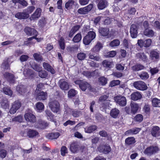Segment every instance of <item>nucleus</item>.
Returning a JSON list of instances; mask_svg holds the SVG:
<instances>
[{
    "label": "nucleus",
    "mask_w": 160,
    "mask_h": 160,
    "mask_svg": "<svg viewBox=\"0 0 160 160\" xmlns=\"http://www.w3.org/2000/svg\"><path fill=\"white\" fill-rule=\"evenodd\" d=\"M25 32L27 35L29 36L34 35L36 36L38 34V32L35 30L29 27L26 28Z\"/></svg>",
    "instance_id": "20"
},
{
    "label": "nucleus",
    "mask_w": 160,
    "mask_h": 160,
    "mask_svg": "<svg viewBox=\"0 0 160 160\" xmlns=\"http://www.w3.org/2000/svg\"><path fill=\"white\" fill-rule=\"evenodd\" d=\"M79 46L75 45L72 47H68L67 48V50L70 52H74L77 51L78 49Z\"/></svg>",
    "instance_id": "54"
},
{
    "label": "nucleus",
    "mask_w": 160,
    "mask_h": 160,
    "mask_svg": "<svg viewBox=\"0 0 160 160\" xmlns=\"http://www.w3.org/2000/svg\"><path fill=\"white\" fill-rule=\"evenodd\" d=\"M32 68L35 71L39 72V76L42 78H45L48 76V74L46 72L44 71H41L42 67L37 65L32 66Z\"/></svg>",
    "instance_id": "5"
},
{
    "label": "nucleus",
    "mask_w": 160,
    "mask_h": 160,
    "mask_svg": "<svg viewBox=\"0 0 160 160\" xmlns=\"http://www.w3.org/2000/svg\"><path fill=\"white\" fill-rule=\"evenodd\" d=\"M68 153L67 148L64 146H63L61 149V154L62 156H64L66 153Z\"/></svg>",
    "instance_id": "61"
},
{
    "label": "nucleus",
    "mask_w": 160,
    "mask_h": 160,
    "mask_svg": "<svg viewBox=\"0 0 160 160\" xmlns=\"http://www.w3.org/2000/svg\"><path fill=\"white\" fill-rule=\"evenodd\" d=\"M65 112L68 114H72L74 117H77L80 116L81 114V112L79 111L72 110L69 108L68 106H65Z\"/></svg>",
    "instance_id": "7"
},
{
    "label": "nucleus",
    "mask_w": 160,
    "mask_h": 160,
    "mask_svg": "<svg viewBox=\"0 0 160 160\" xmlns=\"http://www.w3.org/2000/svg\"><path fill=\"white\" fill-rule=\"evenodd\" d=\"M139 76L142 79L145 80L148 78L149 75L148 73L143 72L139 75Z\"/></svg>",
    "instance_id": "55"
},
{
    "label": "nucleus",
    "mask_w": 160,
    "mask_h": 160,
    "mask_svg": "<svg viewBox=\"0 0 160 160\" xmlns=\"http://www.w3.org/2000/svg\"><path fill=\"white\" fill-rule=\"evenodd\" d=\"M42 12L41 8H38L34 12L30 17V19L31 20H35L38 18L40 16Z\"/></svg>",
    "instance_id": "19"
},
{
    "label": "nucleus",
    "mask_w": 160,
    "mask_h": 160,
    "mask_svg": "<svg viewBox=\"0 0 160 160\" xmlns=\"http://www.w3.org/2000/svg\"><path fill=\"white\" fill-rule=\"evenodd\" d=\"M35 8L33 6L29 7L25 10V12L26 13V14H28L29 17V14L34 11Z\"/></svg>",
    "instance_id": "56"
},
{
    "label": "nucleus",
    "mask_w": 160,
    "mask_h": 160,
    "mask_svg": "<svg viewBox=\"0 0 160 160\" xmlns=\"http://www.w3.org/2000/svg\"><path fill=\"white\" fill-rule=\"evenodd\" d=\"M36 93L37 94L36 99L38 100H45L47 98V94L46 92L39 91Z\"/></svg>",
    "instance_id": "16"
},
{
    "label": "nucleus",
    "mask_w": 160,
    "mask_h": 160,
    "mask_svg": "<svg viewBox=\"0 0 160 160\" xmlns=\"http://www.w3.org/2000/svg\"><path fill=\"white\" fill-rule=\"evenodd\" d=\"M3 91L5 94L9 96H11L12 95V91L9 88H3Z\"/></svg>",
    "instance_id": "52"
},
{
    "label": "nucleus",
    "mask_w": 160,
    "mask_h": 160,
    "mask_svg": "<svg viewBox=\"0 0 160 160\" xmlns=\"http://www.w3.org/2000/svg\"><path fill=\"white\" fill-rule=\"evenodd\" d=\"M77 93L76 91L74 89L70 90L68 92V96L69 98H71L74 96Z\"/></svg>",
    "instance_id": "60"
},
{
    "label": "nucleus",
    "mask_w": 160,
    "mask_h": 160,
    "mask_svg": "<svg viewBox=\"0 0 160 160\" xmlns=\"http://www.w3.org/2000/svg\"><path fill=\"white\" fill-rule=\"evenodd\" d=\"M49 106L52 111L54 112H57L59 110V104L57 101L50 102L49 103Z\"/></svg>",
    "instance_id": "9"
},
{
    "label": "nucleus",
    "mask_w": 160,
    "mask_h": 160,
    "mask_svg": "<svg viewBox=\"0 0 160 160\" xmlns=\"http://www.w3.org/2000/svg\"><path fill=\"white\" fill-rule=\"evenodd\" d=\"M15 17L19 19H25L28 17V14H26L25 12H19L15 14Z\"/></svg>",
    "instance_id": "28"
},
{
    "label": "nucleus",
    "mask_w": 160,
    "mask_h": 160,
    "mask_svg": "<svg viewBox=\"0 0 160 160\" xmlns=\"http://www.w3.org/2000/svg\"><path fill=\"white\" fill-rule=\"evenodd\" d=\"M133 86L136 89L140 90H145L148 88L146 84L141 81L134 82L133 83Z\"/></svg>",
    "instance_id": "3"
},
{
    "label": "nucleus",
    "mask_w": 160,
    "mask_h": 160,
    "mask_svg": "<svg viewBox=\"0 0 160 160\" xmlns=\"http://www.w3.org/2000/svg\"><path fill=\"white\" fill-rule=\"evenodd\" d=\"M45 112L48 119L50 121H54L55 117L52 114V113L48 110L46 111Z\"/></svg>",
    "instance_id": "48"
},
{
    "label": "nucleus",
    "mask_w": 160,
    "mask_h": 160,
    "mask_svg": "<svg viewBox=\"0 0 160 160\" xmlns=\"http://www.w3.org/2000/svg\"><path fill=\"white\" fill-rule=\"evenodd\" d=\"M7 154V151L4 149H2L0 151V157L2 159L4 158Z\"/></svg>",
    "instance_id": "62"
},
{
    "label": "nucleus",
    "mask_w": 160,
    "mask_h": 160,
    "mask_svg": "<svg viewBox=\"0 0 160 160\" xmlns=\"http://www.w3.org/2000/svg\"><path fill=\"white\" fill-rule=\"evenodd\" d=\"M24 118L27 122L34 123L36 121L35 116L31 112H26L24 115Z\"/></svg>",
    "instance_id": "12"
},
{
    "label": "nucleus",
    "mask_w": 160,
    "mask_h": 160,
    "mask_svg": "<svg viewBox=\"0 0 160 160\" xmlns=\"http://www.w3.org/2000/svg\"><path fill=\"white\" fill-rule=\"evenodd\" d=\"M122 44L126 48H130L131 49L132 48V45H131L130 42L128 41L126 39H124L123 41Z\"/></svg>",
    "instance_id": "45"
},
{
    "label": "nucleus",
    "mask_w": 160,
    "mask_h": 160,
    "mask_svg": "<svg viewBox=\"0 0 160 160\" xmlns=\"http://www.w3.org/2000/svg\"><path fill=\"white\" fill-rule=\"evenodd\" d=\"M131 112L134 114L136 113L139 108L138 104L131 102L130 104Z\"/></svg>",
    "instance_id": "24"
},
{
    "label": "nucleus",
    "mask_w": 160,
    "mask_h": 160,
    "mask_svg": "<svg viewBox=\"0 0 160 160\" xmlns=\"http://www.w3.org/2000/svg\"><path fill=\"white\" fill-rule=\"evenodd\" d=\"M150 59L153 61H157L159 59V53L153 50L151 51L150 53Z\"/></svg>",
    "instance_id": "17"
},
{
    "label": "nucleus",
    "mask_w": 160,
    "mask_h": 160,
    "mask_svg": "<svg viewBox=\"0 0 160 160\" xmlns=\"http://www.w3.org/2000/svg\"><path fill=\"white\" fill-rule=\"evenodd\" d=\"M36 106L38 112H41L43 110L44 106L42 102H38L36 104Z\"/></svg>",
    "instance_id": "41"
},
{
    "label": "nucleus",
    "mask_w": 160,
    "mask_h": 160,
    "mask_svg": "<svg viewBox=\"0 0 160 160\" xmlns=\"http://www.w3.org/2000/svg\"><path fill=\"white\" fill-rule=\"evenodd\" d=\"M98 81L101 85H104L107 83V79L104 77H102L99 78Z\"/></svg>",
    "instance_id": "53"
},
{
    "label": "nucleus",
    "mask_w": 160,
    "mask_h": 160,
    "mask_svg": "<svg viewBox=\"0 0 160 160\" xmlns=\"http://www.w3.org/2000/svg\"><path fill=\"white\" fill-rule=\"evenodd\" d=\"M33 56L35 59L37 61H39L42 60L41 55L38 53H35L33 54Z\"/></svg>",
    "instance_id": "63"
},
{
    "label": "nucleus",
    "mask_w": 160,
    "mask_h": 160,
    "mask_svg": "<svg viewBox=\"0 0 160 160\" xmlns=\"http://www.w3.org/2000/svg\"><path fill=\"white\" fill-rule=\"evenodd\" d=\"M114 100L116 102L121 106H124L126 105L127 100L126 98L121 95L117 96L114 98Z\"/></svg>",
    "instance_id": "4"
},
{
    "label": "nucleus",
    "mask_w": 160,
    "mask_h": 160,
    "mask_svg": "<svg viewBox=\"0 0 160 160\" xmlns=\"http://www.w3.org/2000/svg\"><path fill=\"white\" fill-rule=\"evenodd\" d=\"M27 135L29 138H33L37 136L38 134V132L36 131L30 129L26 130Z\"/></svg>",
    "instance_id": "29"
},
{
    "label": "nucleus",
    "mask_w": 160,
    "mask_h": 160,
    "mask_svg": "<svg viewBox=\"0 0 160 160\" xmlns=\"http://www.w3.org/2000/svg\"><path fill=\"white\" fill-rule=\"evenodd\" d=\"M151 134L154 137H158L160 136V129L157 126H153L151 130Z\"/></svg>",
    "instance_id": "15"
},
{
    "label": "nucleus",
    "mask_w": 160,
    "mask_h": 160,
    "mask_svg": "<svg viewBox=\"0 0 160 160\" xmlns=\"http://www.w3.org/2000/svg\"><path fill=\"white\" fill-rule=\"evenodd\" d=\"M2 107L5 109H8L9 107V102L7 100H4L3 101L1 102Z\"/></svg>",
    "instance_id": "49"
},
{
    "label": "nucleus",
    "mask_w": 160,
    "mask_h": 160,
    "mask_svg": "<svg viewBox=\"0 0 160 160\" xmlns=\"http://www.w3.org/2000/svg\"><path fill=\"white\" fill-rule=\"evenodd\" d=\"M131 99L134 101H136L140 99L142 97V95L138 92H135L131 95Z\"/></svg>",
    "instance_id": "23"
},
{
    "label": "nucleus",
    "mask_w": 160,
    "mask_h": 160,
    "mask_svg": "<svg viewBox=\"0 0 160 160\" xmlns=\"http://www.w3.org/2000/svg\"><path fill=\"white\" fill-rule=\"evenodd\" d=\"M143 119V116L141 114H138L134 118V119L137 122H141Z\"/></svg>",
    "instance_id": "59"
},
{
    "label": "nucleus",
    "mask_w": 160,
    "mask_h": 160,
    "mask_svg": "<svg viewBox=\"0 0 160 160\" xmlns=\"http://www.w3.org/2000/svg\"><path fill=\"white\" fill-rule=\"evenodd\" d=\"M120 113V111L118 109L114 108L112 109L110 112V115L113 118L118 117Z\"/></svg>",
    "instance_id": "30"
},
{
    "label": "nucleus",
    "mask_w": 160,
    "mask_h": 160,
    "mask_svg": "<svg viewBox=\"0 0 160 160\" xmlns=\"http://www.w3.org/2000/svg\"><path fill=\"white\" fill-rule=\"evenodd\" d=\"M144 67L140 64H137L132 66V70L135 71L141 70L144 69Z\"/></svg>",
    "instance_id": "38"
},
{
    "label": "nucleus",
    "mask_w": 160,
    "mask_h": 160,
    "mask_svg": "<svg viewBox=\"0 0 160 160\" xmlns=\"http://www.w3.org/2000/svg\"><path fill=\"white\" fill-rule=\"evenodd\" d=\"M59 46L60 48L64 50L65 48V42L64 39L62 38H61L59 41Z\"/></svg>",
    "instance_id": "58"
},
{
    "label": "nucleus",
    "mask_w": 160,
    "mask_h": 160,
    "mask_svg": "<svg viewBox=\"0 0 160 160\" xmlns=\"http://www.w3.org/2000/svg\"><path fill=\"white\" fill-rule=\"evenodd\" d=\"M60 135V134L59 132H56L49 133L46 137L49 139H53L57 138Z\"/></svg>",
    "instance_id": "32"
},
{
    "label": "nucleus",
    "mask_w": 160,
    "mask_h": 160,
    "mask_svg": "<svg viewBox=\"0 0 160 160\" xmlns=\"http://www.w3.org/2000/svg\"><path fill=\"white\" fill-rule=\"evenodd\" d=\"M155 32L154 31L151 29L146 28L143 32L144 35L149 38H152L154 36Z\"/></svg>",
    "instance_id": "25"
},
{
    "label": "nucleus",
    "mask_w": 160,
    "mask_h": 160,
    "mask_svg": "<svg viewBox=\"0 0 160 160\" xmlns=\"http://www.w3.org/2000/svg\"><path fill=\"white\" fill-rule=\"evenodd\" d=\"M136 57L140 60L146 62L147 60V56L143 53H138L136 54Z\"/></svg>",
    "instance_id": "34"
},
{
    "label": "nucleus",
    "mask_w": 160,
    "mask_h": 160,
    "mask_svg": "<svg viewBox=\"0 0 160 160\" xmlns=\"http://www.w3.org/2000/svg\"><path fill=\"white\" fill-rule=\"evenodd\" d=\"M43 66L45 69L50 72L51 73H55V71L48 63L45 62L43 63Z\"/></svg>",
    "instance_id": "27"
},
{
    "label": "nucleus",
    "mask_w": 160,
    "mask_h": 160,
    "mask_svg": "<svg viewBox=\"0 0 160 160\" xmlns=\"http://www.w3.org/2000/svg\"><path fill=\"white\" fill-rule=\"evenodd\" d=\"M48 125L47 123L45 121L40 120L35 124V127L37 128L44 129Z\"/></svg>",
    "instance_id": "21"
},
{
    "label": "nucleus",
    "mask_w": 160,
    "mask_h": 160,
    "mask_svg": "<svg viewBox=\"0 0 160 160\" xmlns=\"http://www.w3.org/2000/svg\"><path fill=\"white\" fill-rule=\"evenodd\" d=\"M138 28L137 26L134 24H132L130 27V33L131 37L135 38L137 36Z\"/></svg>",
    "instance_id": "13"
},
{
    "label": "nucleus",
    "mask_w": 160,
    "mask_h": 160,
    "mask_svg": "<svg viewBox=\"0 0 160 160\" xmlns=\"http://www.w3.org/2000/svg\"><path fill=\"white\" fill-rule=\"evenodd\" d=\"M159 150L157 146H150L146 148L144 151V154L151 155L155 153Z\"/></svg>",
    "instance_id": "8"
},
{
    "label": "nucleus",
    "mask_w": 160,
    "mask_h": 160,
    "mask_svg": "<svg viewBox=\"0 0 160 160\" xmlns=\"http://www.w3.org/2000/svg\"><path fill=\"white\" fill-rule=\"evenodd\" d=\"M96 33L93 31H90L83 38V42L86 45H88L96 37Z\"/></svg>",
    "instance_id": "2"
},
{
    "label": "nucleus",
    "mask_w": 160,
    "mask_h": 160,
    "mask_svg": "<svg viewBox=\"0 0 160 160\" xmlns=\"http://www.w3.org/2000/svg\"><path fill=\"white\" fill-rule=\"evenodd\" d=\"M4 77L9 81L10 83H13L14 80V76L13 74L9 73H6L4 74Z\"/></svg>",
    "instance_id": "37"
},
{
    "label": "nucleus",
    "mask_w": 160,
    "mask_h": 160,
    "mask_svg": "<svg viewBox=\"0 0 160 160\" xmlns=\"http://www.w3.org/2000/svg\"><path fill=\"white\" fill-rule=\"evenodd\" d=\"M152 43V40L151 39L148 38L145 40L142 39L138 40L137 44L140 47H143L147 48L150 46Z\"/></svg>",
    "instance_id": "6"
},
{
    "label": "nucleus",
    "mask_w": 160,
    "mask_h": 160,
    "mask_svg": "<svg viewBox=\"0 0 160 160\" xmlns=\"http://www.w3.org/2000/svg\"><path fill=\"white\" fill-rule=\"evenodd\" d=\"M23 74L27 78H30L32 75V73L29 70L26 69L23 71Z\"/></svg>",
    "instance_id": "64"
},
{
    "label": "nucleus",
    "mask_w": 160,
    "mask_h": 160,
    "mask_svg": "<svg viewBox=\"0 0 160 160\" xmlns=\"http://www.w3.org/2000/svg\"><path fill=\"white\" fill-rule=\"evenodd\" d=\"M32 37H31L30 38H28V39L27 40V41H25L24 42V44L26 45L30 44H32L31 42L30 41H31L34 38H35L38 42H40L42 40V38H35L36 36H35Z\"/></svg>",
    "instance_id": "39"
},
{
    "label": "nucleus",
    "mask_w": 160,
    "mask_h": 160,
    "mask_svg": "<svg viewBox=\"0 0 160 160\" xmlns=\"http://www.w3.org/2000/svg\"><path fill=\"white\" fill-rule=\"evenodd\" d=\"M21 103L20 101L18 100L13 102L12 105V107L10 110V113L13 114L15 113L21 107Z\"/></svg>",
    "instance_id": "11"
},
{
    "label": "nucleus",
    "mask_w": 160,
    "mask_h": 160,
    "mask_svg": "<svg viewBox=\"0 0 160 160\" xmlns=\"http://www.w3.org/2000/svg\"><path fill=\"white\" fill-rule=\"evenodd\" d=\"M108 98L107 96L103 95L101 96L99 98L98 102L102 110L107 108L109 106V102L107 100Z\"/></svg>",
    "instance_id": "1"
},
{
    "label": "nucleus",
    "mask_w": 160,
    "mask_h": 160,
    "mask_svg": "<svg viewBox=\"0 0 160 160\" xmlns=\"http://www.w3.org/2000/svg\"><path fill=\"white\" fill-rule=\"evenodd\" d=\"M82 39V36L80 33L77 34L73 38V41L75 43L79 42Z\"/></svg>",
    "instance_id": "51"
},
{
    "label": "nucleus",
    "mask_w": 160,
    "mask_h": 160,
    "mask_svg": "<svg viewBox=\"0 0 160 160\" xmlns=\"http://www.w3.org/2000/svg\"><path fill=\"white\" fill-rule=\"evenodd\" d=\"M93 5L90 4L87 7L79 8L78 9V13L81 14H86L90 11Z\"/></svg>",
    "instance_id": "14"
},
{
    "label": "nucleus",
    "mask_w": 160,
    "mask_h": 160,
    "mask_svg": "<svg viewBox=\"0 0 160 160\" xmlns=\"http://www.w3.org/2000/svg\"><path fill=\"white\" fill-rule=\"evenodd\" d=\"M102 65L105 67L110 68L113 66V63L107 60H105L102 62Z\"/></svg>",
    "instance_id": "43"
},
{
    "label": "nucleus",
    "mask_w": 160,
    "mask_h": 160,
    "mask_svg": "<svg viewBox=\"0 0 160 160\" xmlns=\"http://www.w3.org/2000/svg\"><path fill=\"white\" fill-rule=\"evenodd\" d=\"M97 129L95 126H92L87 127L84 128L85 131L88 133H91Z\"/></svg>",
    "instance_id": "42"
},
{
    "label": "nucleus",
    "mask_w": 160,
    "mask_h": 160,
    "mask_svg": "<svg viewBox=\"0 0 160 160\" xmlns=\"http://www.w3.org/2000/svg\"><path fill=\"white\" fill-rule=\"evenodd\" d=\"M120 44V41L118 39H116L111 41L109 45L110 47H113L118 46Z\"/></svg>",
    "instance_id": "47"
},
{
    "label": "nucleus",
    "mask_w": 160,
    "mask_h": 160,
    "mask_svg": "<svg viewBox=\"0 0 160 160\" xmlns=\"http://www.w3.org/2000/svg\"><path fill=\"white\" fill-rule=\"evenodd\" d=\"M17 91L20 94L22 95L26 92V89L22 85H18L16 88Z\"/></svg>",
    "instance_id": "40"
},
{
    "label": "nucleus",
    "mask_w": 160,
    "mask_h": 160,
    "mask_svg": "<svg viewBox=\"0 0 160 160\" xmlns=\"http://www.w3.org/2000/svg\"><path fill=\"white\" fill-rule=\"evenodd\" d=\"M80 147L78 143L77 142H73L72 143L70 147V149L71 151L74 153L77 152L79 150Z\"/></svg>",
    "instance_id": "22"
},
{
    "label": "nucleus",
    "mask_w": 160,
    "mask_h": 160,
    "mask_svg": "<svg viewBox=\"0 0 160 160\" xmlns=\"http://www.w3.org/2000/svg\"><path fill=\"white\" fill-rule=\"evenodd\" d=\"M86 57V54L83 52H80L77 54V58L80 60H83Z\"/></svg>",
    "instance_id": "57"
},
{
    "label": "nucleus",
    "mask_w": 160,
    "mask_h": 160,
    "mask_svg": "<svg viewBox=\"0 0 160 160\" xmlns=\"http://www.w3.org/2000/svg\"><path fill=\"white\" fill-rule=\"evenodd\" d=\"M125 143L128 145L133 144L135 142V138L133 137H128L125 140Z\"/></svg>",
    "instance_id": "50"
},
{
    "label": "nucleus",
    "mask_w": 160,
    "mask_h": 160,
    "mask_svg": "<svg viewBox=\"0 0 160 160\" xmlns=\"http://www.w3.org/2000/svg\"><path fill=\"white\" fill-rule=\"evenodd\" d=\"M107 2L105 0H102L99 1L98 4V7L100 10H102L107 6Z\"/></svg>",
    "instance_id": "26"
},
{
    "label": "nucleus",
    "mask_w": 160,
    "mask_h": 160,
    "mask_svg": "<svg viewBox=\"0 0 160 160\" xmlns=\"http://www.w3.org/2000/svg\"><path fill=\"white\" fill-rule=\"evenodd\" d=\"M59 83L60 87L61 89L64 90H67L69 88V85L68 83L62 80H60Z\"/></svg>",
    "instance_id": "31"
},
{
    "label": "nucleus",
    "mask_w": 160,
    "mask_h": 160,
    "mask_svg": "<svg viewBox=\"0 0 160 160\" xmlns=\"http://www.w3.org/2000/svg\"><path fill=\"white\" fill-rule=\"evenodd\" d=\"M152 105L154 107H160V100L156 98L152 100Z\"/></svg>",
    "instance_id": "44"
},
{
    "label": "nucleus",
    "mask_w": 160,
    "mask_h": 160,
    "mask_svg": "<svg viewBox=\"0 0 160 160\" xmlns=\"http://www.w3.org/2000/svg\"><path fill=\"white\" fill-rule=\"evenodd\" d=\"M74 1L72 0H69L65 4V8L67 9L72 8L74 6Z\"/></svg>",
    "instance_id": "46"
},
{
    "label": "nucleus",
    "mask_w": 160,
    "mask_h": 160,
    "mask_svg": "<svg viewBox=\"0 0 160 160\" xmlns=\"http://www.w3.org/2000/svg\"><path fill=\"white\" fill-rule=\"evenodd\" d=\"M141 130L140 128H135L126 131L125 132V134H136L138 133Z\"/></svg>",
    "instance_id": "33"
},
{
    "label": "nucleus",
    "mask_w": 160,
    "mask_h": 160,
    "mask_svg": "<svg viewBox=\"0 0 160 160\" xmlns=\"http://www.w3.org/2000/svg\"><path fill=\"white\" fill-rule=\"evenodd\" d=\"M98 150L100 152L107 154L111 151V148L109 145H100L98 147Z\"/></svg>",
    "instance_id": "10"
},
{
    "label": "nucleus",
    "mask_w": 160,
    "mask_h": 160,
    "mask_svg": "<svg viewBox=\"0 0 160 160\" xmlns=\"http://www.w3.org/2000/svg\"><path fill=\"white\" fill-rule=\"evenodd\" d=\"M102 45L99 42H98L97 44L91 50V51L94 52H98L102 48Z\"/></svg>",
    "instance_id": "35"
},
{
    "label": "nucleus",
    "mask_w": 160,
    "mask_h": 160,
    "mask_svg": "<svg viewBox=\"0 0 160 160\" xmlns=\"http://www.w3.org/2000/svg\"><path fill=\"white\" fill-rule=\"evenodd\" d=\"M99 33L103 36H107L109 33L108 28H100L99 29Z\"/></svg>",
    "instance_id": "36"
},
{
    "label": "nucleus",
    "mask_w": 160,
    "mask_h": 160,
    "mask_svg": "<svg viewBox=\"0 0 160 160\" xmlns=\"http://www.w3.org/2000/svg\"><path fill=\"white\" fill-rule=\"evenodd\" d=\"M80 88L83 91H85L87 88L93 92L95 90L94 88H92L90 84L86 82H83L82 84H80Z\"/></svg>",
    "instance_id": "18"
}]
</instances>
